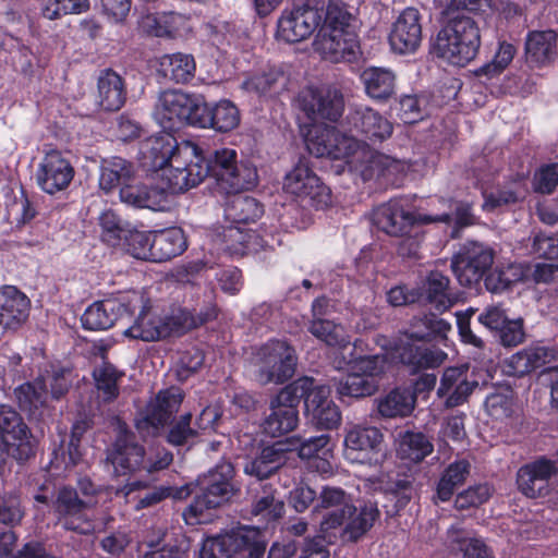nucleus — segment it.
<instances>
[{
    "label": "nucleus",
    "mask_w": 558,
    "mask_h": 558,
    "mask_svg": "<svg viewBox=\"0 0 558 558\" xmlns=\"http://www.w3.org/2000/svg\"><path fill=\"white\" fill-rule=\"evenodd\" d=\"M532 186L535 193L553 194L558 186V161L539 166L534 172Z\"/></svg>",
    "instance_id": "nucleus-63"
},
{
    "label": "nucleus",
    "mask_w": 558,
    "mask_h": 558,
    "mask_svg": "<svg viewBox=\"0 0 558 558\" xmlns=\"http://www.w3.org/2000/svg\"><path fill=\"white\" fill-rule=\"evenodd\" d=\"M31 430L21 414L12 407L0 405V439L12 450V457L26 461L35 454Z\"/></svg>",
    "instance_id": "nucleus-17"
},
{
    "label": "nucleus",
    "mask_w": 558,
    "mask_h": 558,
    "mask_svg": "<svg viewBox=\"0 0 558 558\" xmlns=\"http://www.w3.org/2000/svg\"><path fill=\"white\" fill-rule=\"evenodd\" d=\"M305 144L311 155L333 160L348 159L354 154L357 146L352 136L327 124L313 125L306 134Z\"/></svg>",
    "instance_id": "nucleus-13"
},
{
    "label": "nucleus",
    "mask_w": 558,
    "mask_h": 558,
    "mask_svg": "<svg viewBox=\"0 0 558 558\" xmlns=\"http://www.w3.org/2000/svg\"><path fill=\"white\" fill-rule=\"evenodd\" d=\"M174 310L180 336L216 320L220 312L214 301L204 302L198 312L181 306Z\"/></svg>",
    "instance_id": "nucleus-49"
},
{
    "label": "nucleus",
    "mask_w": 558,
    "mask_h": 558,
    "mask_svg": "<svg viewBox=\"0 0 558 558\" xmlns=\"http://www.w3.org/2000/svg\"><path fill=\"white\" fill-rule=\"evenodd\" d=\"M365 94L375 102L386 104L396 96L397 76L393 71L380 66H367L360 74Z\"/></svg>",
    "instance_id": "nucleus-29"
},
{
    "label": "nucleus",
    "mask_w": 558,
    "mask_h": 558,
    "mask_svg": "<svg viewBox=\"0 0 558 558\" xmlns=\"http://www.w3.org/2000/svg\"><path fill=\"white\" fill-rule=\"evenodd\" d=\"M182 401L183 396L179 389L160 390L155 400L148 403L143 422L156 430L166 427L179 411Z\"/></svg>",
    "instance_id": "nucleus-30"
},
{
    "label": "nucleus",
    "mask_w": 558,
    "mask_h": 558,
    "mask_svg": "<svg viewBox=\"0 0 558 558\" xmlns=\"http://www.w3.org/2000/svg\"><path fill=\"white\" fill-rule=\"evenodd\" d=\"M288 83L286 72L280 65H267L265 69L248 75L242 88L259 96L279 94Z\"/></svg>",
    "instance_id": "nucleus-40"
},
{
    "label": "nucleus",
    "mask_w": 558,
    "mask_h": 558,
    "mask_svg": "<svg viewBox=\"0 0 558 558\" xmlns=\"http://www.w3.org/2000/svg\"><path fill=\"white\" fill-rule=\"evenodd\" d=\"M493 492L494 489L487 483L470 486L457 495L454 508L458 510L477 508L489 500Z\"/></svg>",
    "instance_id": "nucleus-62"
},
{
    "label": "nucleus",
    "mask_w": 558,
    "mask_h": 558,
    "mask_svg": "<svg viewBox=\"0 0 558 558\" xmlns=\"http://www.w3.org/2000/svg\"><path fill=\"white\" fill-rule=\"evenodd\" d=\"M451 325L434 313L414 316L404 338L395 345V356L407 366L412 374L439 367L447 359V353L433 341L445 342Z\"/></svg>",
    "instance_id": "nucleus-3"
},
{
    "label": "nucleus",
    "mask_w": 558,
    "mask_h": 558,
    "mask_svg": "<svg viewBox=\"0 0 558 558\" xmlns=\"http://www.w3.org/2000/svg\"><path fill=\"white\" fill-rule=\"evenodd\" d=\"M388 40L391 49L399 54L412 53L422 41L421 14L415 8L404 9L392 24Z\"/></svg>",
    "instance_id": "nucleus-23"
},
{
    "label": "nucleus",
    "mask_w": 558,
    "mask_h": 558,
    "mask_svg": "<svg viewBox=\"0 0 558 558\" xmlns=\"http://www.w3.org/2000/svg\"><path fill=\"white\" fill-rule=\"evenodd\" d=\"M89 9V0H41L40 13L45 19L57 20L68 14H81Z\"/></svg>",
    "instance_id": "nucleus-60"
},
{
    "label": "nucleus",
    "mask_w": 558,
    "mask_h": 558,
    "mask_svg": "<svg viewBox=\"0 0 558 558\" xmlns=\"http://www.w3.org/2000/svg\"><path fill=\"white\" fill-rule=\"evenodd\" d=\"M420 290L421 303L430 305L437 313L442 314L454 304V295L450 289V279L439 270H430Z\"/></svg>",
    "instance_id": "nucleus-31"
},
{
    "label": "nucleus",
    "mask_w": 558,
    "mask_h": 558,
    "mask_svg": "<svg viewBox=\"0 0 558 558\" xmlns=\"http://www.w3.org/2000/svg\"><path fill=\"white\" fill-rule=\"evenodd\" d=\"M157 117L163 129L178 130L182 125L213 129L229 133L241 122V113L234 102L220 99L208 104L201 94L170 89L161 93Z\"/></svg>",
    "instance_id": "nucleus-1"
},
{
    "label": "nucleus",
    "mask_w": 558,
    "mask_h": 558,
    "mask_svg": "<svg viewBox=\"0 0 558 558\" xmlns=\"http://www.w3.org/2000/svg\"><path fill=\"white\" fill-rule=\"evenodd\" d=\"M379 509L375 502H365L354 514L348 518L342 530V536L348 541L356 543L363 537L379 518Z\"/></svg>",
    "instance_id": "nucleus-53"
},
{
    "label": "nucleus",
    "mask_w": 558,
    "mask_h": 558,
    "mask_svg": "<svg viewBox=\"0 0 558 558\" xmlns=\"http://www.w3.org/2000/svg\"><path fill=\"white\" fill-rule=\"evenodd\" d=\"M531 253L537 258L558 262V236L544 231L534 232Z\"/></svg>",
    "instance_id": "nucleus-64"
},
{
    "label": "nucleus",
    "mask_w": 558,
    "mask_h": 558,
    "mask_svg": "<svg viewBox=\"0 0 558 558\" xmlns=\"http://www.w3.org/2000/svg\"><path fill=\"white\" fill-rule=\"evenodd\" d=\"M299 101L312 121L337 122L344 112V97L336 88L308 87L300 94Z\"/></svg>",
    "instance_id": "nucleus-16"
},
{
    "label": "nucleus",
    "mask_w": 558,
    "mask_h": 558,
    "mask_svg": "<svg viewBox=\"0 0 558 558\" xmlns=\"http://www.w3.org/2000/svg\"><path fill=\"white\" fill-rule=\"evenodd\" d=\"M515 54L517 47L513 44L507 40H499L494 58L489 62L475 69L474 75L480 80L484 78V83L493 78H498L510 65Z\"/></svg>",
    "instance_id": "nucleus-54"
},
{
    "label": "nucleus",
    "mask_w": 558,
    "mask_h": 558,
    "mask_svg": "<svg viewBox=\"0 0 558 558\" xmlns=\"http://www.w3.org/2000/svg\"><path fill=\"white\" fill-rule=\"evenodd\" d=\"M329 441L330 436L328 434L306 438L301 441L298 448L299 457L306 460L316 459L317 468H319V464L329 466V462L325 458L331 451L328 447Z\"/></svg>",
    "instance_id": "nucleus-61"
},
{
    "label": "nucleus",
    "mask_w": 558,
    "mask_h": 558,
    "mask_svg": "<svg viewBox=\"0 0 558 558\" xmlns=\"http://www.w3.org/2000/svg\"><path fill=\"white\" fill-rule=\"evenodd\" d=\"M182 158L190 166L182 180L183 193L199 185L206 178L215 179L218 189L226 193H235L254 189L258 183L256 167L248 160H238L233 148L215 149L208 156L194 143L182 150Z\"/></svg>",
    "instance_id": "nucleus-2"
},
{
    "label": "nucleus",
    "mask_w": 558,
    "mask_h": 558,
    "mask_svg": "<svg viewBox=\"0 0 558 558\" xmlns=\"http://www.w3.org/2000/svg\"><path fill=\"white\" fill-rule=\"evenodd\" d=\"M132 300L137 307L141 306V311L134 323L125 330V336L147 342L166 339L173 335L180 336L174 308L169 315L161 316L153 311L149 301L144 304L142 296H135Z\"/></svg>",
    "instance_id": "nucleus-12"
},
{
    "label": "nucleus",
    "mask_w": 558,
    "mask_h": 558,
    "mask_svg": "<svg viewBox=\"0 0 558 558\" xmlns=\"http://www.w3.org/2000/svg\"><path fill=\"white\" fill-rule=\"evenodd\" d=\"M192 418L191 412L180 415L177 420L172 418L167 425L166 441L172 447L192 446L199 435L198 430L191 426Z\"/></svg>",
    "instance_id": "nucleus-57"
},
{
    "label": "nucleus",
    "mask_w": 558,
    "mask_h": 558,
    "mask_svg": "<svg viewBox=\"0 0 558 558\" xmlns=\"http://www.w3.org/2000/svg\"><path fill=\"white\" fill-rule=\"evenodd\" d=\"M250 513L264 524L272 523L284 514V501L281 492L275 484L262 485L251 504Z\"/></svg>",
    "instance_id": "nucleus-33"
},
{
    "label": "nucleus",
    "mask_w": 558,
    "mask_h": 558,
    "mask_svg": "<svg viewBox=\"0 0 558 558\" xmlns=\"http://www.w3.org/2000/svg\"><path fill=\"white\" fill-rule=\"evenodd\" d=\"M137 305L128 296L96 301L83 313L82 327L90 331L107 330L118 320L133 317Z\"/></svg>",
    "instance_id": "nucleus-18"
},
{
    "label": "nucleus",
    "mask_w": 558,
    "mask_h": 558,
    "mask_svg": "<svg viewBox=\"0 0 558 558\" xmlns=\"http://www.w3.org/2000/svg\"><path fill=\"white\" fill-rule=\"evenodd\" d=\"M318 385L312 377L303 376L283 387L275 398L271 399L270 404L281 408L283 410H292L299 412L298 407L303 400L304 409L306 408V398L312 395Z\"/></svg>",
    "instance_id": "nucleus-43"
},
{
    "label": "nucleus",
    "mask_w": 558,
    "mask_h": 558,
    "mask_svg": "<svg viewBox=\"0 0 558 558\" xmlns=\"http://www.w3.org/2000/svg\"><path fill=\"white\" fill-rule=\"evenodd\" d=\"M329 396L330 388L318 385L316 390L306 398L304 414L318 429L330 430L338 428L341 424V411Z\"/></svg>",
    "instance_id": "nucleus-25"
},
{
    "label": "nucleus",
    "mask_w": 558,
    "mask_h": 558,
    "mask_svg": "<svg viewBox=\"0 0 558 558\" xmlns=\"http://www.w3.org/2000/svg\"><path fill=\"white\" fill-rule=\"evenodd\" d=\"M474 387L475 383L466 379V369L450 366L442 373L437 395L440 398L447 397L445 403L448 408H456L468 400Z\"/></svg>",
    "instance_id": "nucleus-32"
},
{
    "label": "nucleus",
    "mask_w": 558,
    "mask_h": 558,
    "mask_svg": "<svg viewBox=\"0 0 558 558\" xmlns=\"http://www.w3.org/2000/svg\"><path fill=\"white\" fill-rule=\"evenodd\" d=\"M153 263L168 262L187 248L184 231L179 227H171L154 231Z\"/></svg>",
    "instance_id": "nucleus-36"
},
{
    "label": "nucleus",
    "mask_w": 558,
    "mask_h": 558,
    "mask_svg": "<svg viewBox=\"0 0 558 558\" xmlns=\"http://www.w3.org/2000/svg\"><path fill=\"white\" fill-rule=\"evenodd\" d=\"M384 433L371 425H354L344 436V456L351 462L379 465L386 458Z\"/></svg>",
    "instance_id": "nucleus-11"
},
{
    "label": "nucleus",
    "mask_w": 558,
    "mask_h": 558,
    "mask_svg": "<svg viewBox=\"0 0 558 558\" xmlns=\"http://www.w3.org/2000/svg\"><path fill=\"white\" fill-rule=\"evenodd\" d=\"M197 493L182 515L186 524L195 525L205 522V511L215 509L229 501L236 492L234 484L218 483L198 477Z\"/></svg>",
    "instance_id": "nucleus-15"
},
{
    "label": "nucleus",
    "mask_w": 558,
    "mask_h": 558,
    "mask_svg": "<svg viewBox=\"0 0 558 558\" xmlns=\"http://www.w3.org/2000/svg\"><path fill=\"white\" fill-rule=\"evenodd\" d=\"M160 184H124L120 189V199L136 208H148L154 211H166L171 206V196L175 193Z\"/></svg>",
    "instance_id": "nucleus-24"
},
{
    "label": "nucleus",
    "mask_w": 558,
    "mask_h": 558,
    "mask_svg": "<svg viewBox=\"0 0 558 558\" xmlns=\"http://www.w3.org/2000/svg\"><path fill=\"white\" fill-rule=\"evenodd\" d=\"M471 472V463L466 459H457L449 463L440 474L434 495L435 501H449L458 487L462 486Z\"/></svg>",
    "instance_id": "nucleus-42"
},
{
    "label": "nucleus",
    "mask_w": 558,
    "mask_h": 558,
    "mask_svg": "<svg viewBox=\"0 0 558 558\" xmlns=\"http://www.w3.org/2000/svg\"><path fill=\"white\" fill-rule=\"evenodd\" d=\"M557 462L541 456L522 464L515 474L517 489L530 499L543 498L550 493V481L557 475Z\"/></svg>",
    "instance_id": "nucleus-14"
},
{
    "label": "nucleus",
    "mask_w": 558,
    "mask_h": 558,
    "mask_svg": "<svg viewBox=\"0 0 558 558\" xmlns=\"http://www.w3.org/2000/svg\"><path fill=\"white\" fill-rule=\"evenodd\" d=\"M287 462V449L283 444L275 442L263 447L244 466L247 475L265 480L275 474Z\"/></svg>",
    "instance_id": "nucleus-34"
},
{
    "label": "nucleus",
    "mask_w": 558,
    "mask_h": 558,
    "mask_svg": "<svg viewBox=\"0 0 558 558\" xmlns=\"http://www.w3.org/2000/svg\"><path fill=\"white\" fill-rule=\"evenodd\" d=\"M494 251L477 242L463 244L451 259V269L462 287L476 288L490 270Z\"/></svg>",
    "instance_id": "nucleus-10"
},
{
    "label": "nucleus",
    "mask_w": 558,
    "mask_h": 558,
    "mask_svg": "<svg viewBox=\"0 0 558 558\" xmlns=\"http://www.w3.org/2000/svg\"><path fill=\"white\" fill-rule=\"evenodd\" d=\"M434 450L429 437L420 430H404L398 434L397 457L408 463H420Z\"/></svg>",
    "instance_id": "nucleus-38"
},
{
    "label": "nucleus",
    "mask_w": 558,
    "mask_h": 558,
    "mask_svg": "<svg viewBox=\"0 0 558 558\" xmlns=\"http://www.w3.org/2000/svg\"><path fill=\"white\" fill-rule=\"evenodd\" d=\"M134 174L132 162L122 157L104 160L100 169L99 187L106 193L128 184Z\"/></svg>",
    "instance_id": "nucleus-47"
},
{
    "label": "nucleus",
    "mask_w": 558,
    "mask_h": 558,
    "mask_svg": "<svg viewBox=\"0 0 558 558\" xmlns=\"http://www.w3.org/2000/svg\"><path fill=\"white\" fill-rule=\"evenodd\" d=\"M29 299L14 286L0 289V326L16 330L29 315Z\"/></svg>",
    "instance_id": "nucleus-27"
},
{
    "label": "nucleus",
    "mask_w": 558,
    "mask_h": 558,
    "mask_svg": "<svg viewBox=\"0 0 558 558\" xmlns=\"http://www.w3.org/2000/svg\"><path fill=\"white\" fill-rule=\"evenodd\" d=\"M336 392L342 402H350L371 397L378 390L377 379H367L363 374H355L352 371L335 383Z\"/></svg>",
    "instance_id": "nucleus-46"
},
{
    "label": "nucleus",
    "mask_w": 558,
    "mask_h": 558,
    "mask_svg": "<svg viewBox=\"0 0 558 558\" xmlns=\"http://www.w3.org/2000/svg\"><path fill=\"white\" fill-rule=\"evenodd\" d=\"M347 122L351 132L373 145L389 138L393 131V125L387 118L367 106L352 109L347 116Z\"/></svg>",
    "instance_id": "nucleus-21"
},
{
    "label": "nucleus",
    "mask_w": 558,
    "mask_h": 558,
    "mask_svg": "<svg viewBox=\"0 0 558 558\" xmlns=\"http://www.w3.org/2000/svg\"><path fill=\"white\" fill-rule=\"evenodd\" d=\"M159 72L177 84H187L195 76L196 62L190 53L165 54L159 60Z\"/></svg>",
    "instance_id": "nucleus-44"
},
{
    "label": "nucleus",
    "mask_w": 558,
    "mask_h": 558,
    "mask_svg": "<svg viewBox=\"0 0 558 558\" xmlns=\"http://www.w3.org/2000/svg\"><path fill=\"white\" fill-rule=\"evenodd\" d=\"M167 132L151 136L145 141L141 147V162L148 171L165 170L162 183H168L172 193H183L181 186L187 172L189 159L182 158V150L189 145H194L191 141L179 143L172 130L165 129Z\"/></svg>",
    "instance_id": "nucleus-6"
},
{
    "label": "nucleus",
    "mask_w": 558,
    "mask_h": 558,
    "mask_svg": "<svg viewBox=\"0 0 558 558\" xmlns=\"http://www.w3.org/2000/svg\"><path fill=\"white\" fill-rule=\"evenodd\" d=\"M319 9H306L293 5L284 10L278 20L276 36L288 44L307 39L320 25Z\"/></svg>",
    "instance_id": "nucleus-20"
},
{
    "label": "nucleus",
    "mask_w": 558,
    "mask_h": 558,
    "mask_svg": "<svg viewBox=\"0 0 558 558\" xmlns=\"http://www.w3.org/2000/svg\"><path fill=\"white\" fill-rule=\"evenodd\" d=\"M227 232L226 236L234 239L239 244V247H234L235 253L247 255L274 250V234H260L256 230L243 231L240 227H230Z\"/></svg>",
    "instance_id": "nucleus-51"
},
{
    "label": "nucleus",
    "mask_w": 558,
    "mask_h": 558,
    "mask_svg": "<svg viewBox=\"0 0 558 558\" xmlns=\"http://www.w3.org/2000/svg\"><path fill=\"white\" fill-rule=\"evenodd\" d=\"M257 379L260 384H283L295 373V349L286 340L269 339L254 352Z\"/></svg>",
    "instance_id": "nucleus-7"
},
{
    "label": "nucleus",
    "mask_w": 558,
    "mask_h": 558,
    "mask_svg": "<svg viewBox=\"0 0 558 558\" xmlns=\"http://www.w3.org/2000/svg\"><path fill=\"white\" fill-rule=\"evenodd\" d=\"M482 45L477 22L458 13L448 19L430 45V52L456 66H465L478 54Z\"/></svg>",
    "instance_id": "nucleus-5"
},
{
    "label": "nucleus",
    "mask_w": 558,
    "mask_h": 558,
    "mask_svg": "<svg viewBox=\"0 0 558 558\" xmlns=\"http://www.w3.org/2000/svg\"><path fill=\"white\" fill-rule=\"evenodd\" d=\"M46 381L37 378L35 381H26L14 389L17 404L23 411L37 410L45 403Z\"/></svg>",
    "instance_id": "nucleus-58"
},
{
    "label": "nucleus",
    "mask_w": 558,
    "mask_h": 558,
    "mask_svg": "<svg viewBox=\"0 0 558 558\" xmlns=\"http://www.w3.org/2000/svg\"><path fill=\"white\" fill-rule=\"evenodd\" d=\"M315 50L332 63L354 62L361 53L357 19L341 0H329L319 32L314 41Z\"/></svg>",
    "instance_id": "nucleus-4"
},
{
    "label": "nucleus",
    "mask_w": 558,
    "mask_h": 558,
    "mask_svg": "<svg viewBox=\"0 0 558 558\" xmlns=\"http://www.w3.org/2000/svg\"><path fill=\"white\" fill-rule=\"evenodd\" d=\"M416 493L415 478L411 474H398L396 478L387 482L385 494L390 504L385 505L388 517L398 515L410 504Z\"/></svg>",
    "instance_id": "nucleus-41"
},
{
    "label": "nucleus",
    "mask_w": 558,
    "mask_h": 558,
    "mask_svg": "<svg viewBox=\"0 0 558 558\" xmlns=\"http://www.w3.org/2000/svg\"><path fill=\"white\" fill-rule=\"evenodd\" d=\"M307 331L327 347L343 349L351 343L344 326L333 319L308 320Z\"/></svg>",
    "instance_id": "nucleus-50"
},
{
    "label": "nucleus",
    "mask_w": 558,
    "mask_h": 558,
    "mask_svg": "<svg viewBox=\"0 0 558 558\" xmlns=\"http://www.w3.org/2000/svg\"><path fill=\"white\" fill-rule=\"evenodd\" d=\"M99 226L101 228V240L113 247L122 244L126 231L131 228L113 210H106L100 215Z\"/></svg>",
    "instance_id": "nucleus-59"
},
{
    "label": "nucleus",
    "mask_w": 558,
    "mask_h": 558,
    "mask_svg": "<svg viewBox=\"0 0 558 558\" xmlns=\"http://www.w3.org/2000/svg\"><path fill=\"white\" fill-rule=\"evenodd\" d=\"M125 373L118 369L112 363L104 361L98 367H95L92 376L95 381V388L98 398L105 403L114 402L120 396L119 383Z\"/></svg>",
    "instance_id": "nucleus-45"
},
{
    "label": "nucleus",
    "mask_w": 558,
    "mask_h": 558,
    "mask_svg": "<svg viewBox=\"0 0 558 558\" xmlns=\"http://www.w3.org/2000/svg\"><path fill=\"white\" fill-rule=\"evenodd\" d=\"M75 171L63 153L56 148L45 149L36 171V182L49 195L64 191L71 184Z\"/></svg>",
    "instance_id": "nucleus-19"
},
{
    "label": "nucleus",
    "mask_w": 558,
    "mask_h": 558,
    "mask_svg": "<svg viewBox=\"0 0 558 558\" xmlns=\"http://www.w3.org/2000/svg\"><path fill=\"white\" fill-rule=\"evenodd\" d=\"M88 505L78 497L77 490L70 486L59 489L53 502V510L64 530L85 534L89 523L86 519Z\"/></svg>",
    "instance_id": "nucleus-22"
},
{
    "label": "nucleus",
    "mask_w": 558,
    "mask_h": 558,
    "mask_svg": "<svg viewBox=\"0 0 558 558\" xmlns=\"http://www.w3.org/2000/svg\"><path fill=\"white\" fill-rule=\"evenodd\" d=\"M270 414L263 423V430L270 437H280L292 432L299 423V412L283 410L270 404Z\"/></svg>",
    "instance_id": "nucleus-55"
},
{
    "label": "nucleus",
    "mask_w": 558,
    "mask_h": 558,
    "mask_svg": "<svg viewBox=\"0 0 558 558\" xmlns=\"http://www.w3.org/2000/svg\"><path fill=\"white\" fill-rule=\"evenodd\" d=\"M107 459L118 476L145 471V447L136 442L134 437L118 436Z\"/></svg>",
    "instance_id": "nucleus-26"
},
{
    "label": "nucleus",
    "mask_w": 558,
    "mask_h": 558,
    "mask_svg": "<svg viewBox=\"0 0 558 558\" xmlns=\"http://www.w3.org/2000/svg\"><path fill=\"white\" fill-rule=\"evenodd\" d=\"M415 396L408 389L395 388L377 401L378 414L384 418L405 417L414 409Z\"/></svg>",
    "instance_id": "nucleus-48"
},
{
    "label": "nucleus",
    "mask_w": 558,
    "mask_h": 558,
    "mask_svg": "<svg viewBox=\"0 0 558 558\" xmlns=\"http://www.w3.org/2000/svg\"><path fill=\"white\" fill-rule=\"evenodd\" d=\"M99 104L106 111H118L126 101L124 78L112 69L100 71L97 80Z\"/></svg>",
    "instance_id": "nucleus-35"
},
{
    "label": "nucleus",
    "mask_w": 558,
    "mask_h": 558,
    "mask_svg": "<svg viewBox=\"0 0 558 558\" xmlns=\"http://www.w3.org/2000/svg\"><path fill=\"white\" fill-rule=\"evenodd\" d=\"M244 544L240 532L207 537L199 550V558H232Z\"/></svg>",
    "instance_id": "nucleus-52"
},
{
    "label": "nucleus",
    "mask_w": 558,
    "mask_h": 558,
    "mask_svg": "<svg viewBox=\"0 0 558 558\" xmlns=\"http://www.w3.org/2000/svg\"><path fill=\"white\" fill-rule=\"evenodd\" d=\"M153 240L154 231L130 228L120 247L136 259L153 262Z\"/></svg>",
    "instance_id": "nucleus-56"
},
{
    "label": "nucleus",
    "mask_w": 558,
    "mask_h": 558,
    "mask_svg": "<svg viewBox=\"0 0 558 558\" xmlns=\"http://www.w3.org/2000/svg\"><path fill=\"white\" fill-rule=\"evenodd\" d=\"M558 35L553 29L529 31L524 41L526 62L536 68H543L557 58Z\"/></svg>",
    "instance_id": "nucleus-28"
},
{
    "label": "nucleus",
    "mask_w": 558,
    "mask_h": 558,
    "mask_svg": "<svg viewBox=\"0 0 558 558\" xmlns=\"http://www.w3.org/2000/svg\"><path fill=\"white\" fill-rule=\"evenodd\" d=\"M283 189L315 209H325L331 204V190L315 173L310 159L301 157L283 180Z\"/></svg>",
    "instance_id": "nucleus-8"
},
{
    "label": "nucleus",
    "mask_w": 558,
    "mask_h": 558,
    "mask_svg": "<svg viewBox=\"0 0 558 558\" xmlns=\"http://www.w3.org/2000/svg\"><path fill=\"white\" fill-rule=\"evenodd\" d=\"M225 206V217L232 225H248L256 222L264 215V205L253 196L241 192L231 193Z\"/></svg>",
    "instance_id": "nucleus-39"
},
{
    "label": "nucleus",
    "mask_w": 558,
    "mask_h": 558,
    "mask_svg": "<svg viewBox=\"0 0 558 558\" xmlns=\"http://www.w3.org/2000/svg\"><path fill=\"white\" fill-rule=\"evenodd\" d=\"M373 223L383 232L391 236H403L409 234L415 225H428L432 222L450 223L451 214L421 215L415 211L405 210L400 202L390 201L379 205L373 213Z\"/></svg>",
    "instance_id": "nucleus-9"
},
{
    "label": "nucleus",
    "mask_w": 558,
    "mask_h": 558,
    "mask_svg": "<svg viewBox=\"0 0 558 558\" xmlns=\"http://www.w3.org/2000/svg\"><path fill=\"white\" fill-rule=\"evenodd\" d=\"M555 357L554 350L547 347H527L512 354L507 366L508 373L515 377H523L543 367Z\"/></svg>",
    "instance_id": "nucleus-37"
}]
</instances>
